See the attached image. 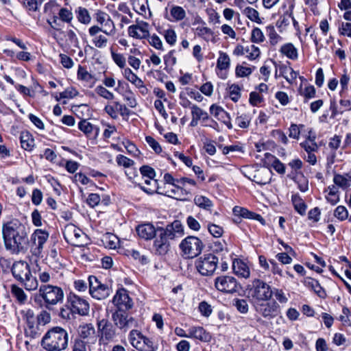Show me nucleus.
<instances>
[{
  "mask_svg": "<svg viewBox=\"0 0 351 351\" xmlns=\"http://www.w3.org/2000/svg\"><path fill=\"white\" fill-rule=\"evenodd\" d=\"M146 142L147 144L154 150L157 154L162 152V148L159 143L152 136H147L145 137Z\"/></svg>",
  "mask_w": 351,
  "mask_h": 351,
  "instance_id": "63",
  "label": "nucleus"
},
{
  "mask_svg": "<svg viewBox=\"0 0 351 351\" xmlns=\"http://www.w3.org/2000/svg\"><path fill=\"white\" fill-rule=\"evenodd\" d=\"M215 286L221 292L233 293L240 288V285L233 276H221L215 278Z\"/></svg>",
  "mask_w": 351,
  "mask_h": 351,
  "instance_id": "11",
  "label": "nucleus"
},
{
  "mask_svg": "<svg viewBox=\"0 0 351 351\" xmlns=\"http://www.w3.org/2000/svg\"><path fill=\"white\" fill-rule=\"evenodd\" d=\"M180 247L186 258H193L201 253L204 244L198 237L189 236L180 243Z\"/></svg>",
  "mask_w": 351,
  "mask_h": 351,
  "instance_id": "7",
  "label": "nucleus"
},
{
  "mask_svg": "<svg viewBox=\"0 0 351 351\" xmlns=\"http://www.w3.org/2000/svg\"><path fill=\"white\" fill-rule=\"evenodd\" d=\"M21 147L25 150H32L34 145V141L28 132H23L20 136Z\"/></svg>",
  "mask_w": 351,
  "mask_h": 351,
  "instance_id": "32",
  "label": "nucleus"
},
{
  "mask_svg": "<svg viewBox=\"0 0 351 351\" xmlns=\"http://www.w3.org/2000/svg\"><path fill=\"white\" fill-rule=\"evenodd\" d=\"M300 146L306 152H315L318 150V145L315 142V136H313L312 139H306L300 143Z\"/></svg>",
  "mask_w": 351,
  "mask_h": 351,
  "instance_id": "38",
  "label": "nucleus"
},
{
  "mask_svg": "<svg viewBox=\"0 0 351 351\" xmlns=\"http://www.w3.org/2000/svg\"><path fill=\"white\" fill-rule=\"evenodd\" d=\"M265 160H268L271 163L273 168L279 173L284 174L285 173V167L279 159L271 154L270 153H266L265 154Z\"/></svg>",
  "mask_w": 351,
  "mask_h": 351,
  "instance_id": "28",
  "label": "nucleus"
},
{
  "mask_svg": "<svg viewBox=\"0 0 351 351\" xmlns=\"http://www.w3.org/2000/svg\"><path fill=\"white\" fill-rule=\"evenodd\" d=\"M218 258L212 254L199 257L195 262V267L203 276L212 275L217 269Z\"/></svg>",
  "mask_w": 351,
  "mask_h": 351,
  "instance_id": "9",
  "label": "nucleus"
},
{
  "mask_svg": "<svg viewBox=\"0 0 351 351\" xmlns=\"http://www.w3.org/2000/svg\"><path fill=\"white\" fill-rule=\"evenodd\" d=\"M96 93L101 97L106 99H112L114 95L112 93L108 90L106 88L101 86H99L95 89Z\"/></svg>",
  "mask_w": 351,
  "mask_h": 351,
  "instance_id": "61",
  "label": "nucleus"
},
{
  "mask_svg": "<svg viewBox=\"0 0 351 351\" xmlns=\"http://www.w3.org/2000/svg\"><path fill=\"white\" fill-rule=\"evenodd\" d=\"M264 34L261 29L255 27L251 34V40L253 43H261L264 41Z\"/></svg>",
  "mask_w": 351,
  "mask_h": 351,
  "instance_id": "52",
  "label": "nucleus"
},
{
  "mask_svg": "<svg viewBox=\"0 0 351 351\" xmlns=\"http://www.w3.org/2000/svg\"><path fill=\"white\" fill-rule=\"evenodd\" d=\"M280 51L290 59L294 60L298 58V52L293 45H282Z\"/></svg>",
  "mask_w": 351,
  "mask_h": 351,
  "instance_id": "43",
  "label": "nucleus"
},
{
  "mask_svg": "<svg viewBox=\"0 0 351 351\" xmlns=\"http://www.w3.org/2000/svg\"><path fill=\"white\" fill-rule=\"evenodd\" d=\"M137 234L141 239L145 240H150L153 239L158 230L151 223H143L138 225L136 228Z\"/></svg>",
  "mask_w": 351,
  "mask_h": 351,
  "instance_id": "21",
  "label": "nucleus"
},
{
  "mask_svg": "<svg viewBox=\"0 0 351 351\" xmlns=\"http://www.w3.org/2000/svg\"><path fill=\"white\" fill-rule=\"evenodd\" d=\"M232 269L234 273L240 277L247 278L250 277V269L248 266L242 261L236 259L232 263Z\"/></svg>",
  "mask_w": 351,
  "mask_h": 351,
  "instance_id": "23",
  "label": "nucleus"
},
{
  "mask_svg": "<svg viewBox=\"0 0 351 351\" xmlns=\"http://www.w3.org/2000/svg\"><path fill=\"white\" fill-rule=\"evenodd\" d=\"M163 36L168 44H174L176 41V34L172 29H167L164 30Z\"/></svg>",
  "mask_w": 351,
  "mask_h": 351,
  "instance_id": "56",
  "label": "nucleus"
},
{
  "mask_svg": "<svg viewBox=\"0 0 351 351\" xmlns=\"http://www.w3.org/2000/svg\"><path fill=\"white\" fill-rule=\"evenodd\" d=\"M140 172L142 174L143 177H145L149 179H154L156 173L153 168L149 166L144 165L140 168Z\"/></svg>",
  "mask_w": 351,
  "mask_h": 351,
  "instance_id": "57",
  "label": "nucleus"
},
{
  "mask_svg": "<svg viewBox=\"0 0 351 351\" xmlns=\"http://www.w3.org/2000/svg\"><path fill=\"white\" fill-rule=\"evenodd\" d=\"M12 293L16 298V299L21 303L25 302V301L27 299V296L25 294L23 290L16 285L12 286Z\"/></svg>",
  "mask_w": 351,
  "mask_h": 351,
  "instance_id": "50",
  "label": "nucleus"
},
{
  "mask_svg": "<svg viewBox=\"0 0 351 351\" xmlns=\"http://www.w3.org/2000/svg\"><path fill=\"white\" fill-rule=\"evenodd\" d=\"M230 66V58L228 56L223 53H219V57L217 62V68L221 71L226 70Z\"/></svg>",
  "mask_w": 351,
  "mask_h": 351,
  "instance_id": "39",
  "label": "nucleus"
},
{
  "mask_svg": "<svg viewBox=\"0 0 351 351\" xmlns=\"http://www.w3.org/2000/svg\"><path fill=\"white\" fill-rule=\"evenodd\" d=\"M75 13L76 16L80 23L84 24H88L90 22L91 18L86 8L79 7L75 10Z\"/></svg>",
  "mask_w": 351,
  "mask_h": 351,
  "instance_id": "36",
  "label": "nucleus"
},
{
  "mask_svg": "<svg viewBox=\"0 0 351 351\" xmlns=\"http://www.w3.org/2000/svg\"><path fill=\"white\" fill-rule=\"evenodd\" d=\"M291 201L295 210L301 215H304L307 208L306 204L298 194H294L291 197Z\"/></svg>",
  "mask_w": 351,
  "mask_h": 351,
  "instance_id": "29",
  "label": "nucleus"
},
{
  "mask_svg": "<svg viewBox=\"0 0 351 351\" xmlns=\"http://www.w3.org/2000/svg\"><path fill=\"white\" fill-rule=\"evenodd\" d=\"M98 332L102 339H112L116 336V329L108 319L102 318L97 321Z\"/></svg>",
  "mask_w": 351,
  "mask_h": 351,
  "instance_id": "17",
  "label": "nucleus"
},
{
  "mask_svg": "<svg viewBox=\"0 0 351 351\" xmlns=\"http://www.w3.org/2000/svg\"><path fill=\"white\" fill-rule=\"evenodd\" d=\"M112 57L114 62L121 68H123L125 66V59L120 53H117L114 51L113 49H110Z\"/></svg>",
  "mask_w": 351,
  "mask_h": 351,
  "instance_id": "60",
  "label": "nucleus"
},
{
  "mask_svg": "<svg viewBox=\"0 0 351 351\" xmlns=\"http://www.w3.org/2000/svg\"><path fill=\"white\" fill-rule=\"evenodd\" d=\"M67 304L71 312L74 313L82 316L87 315L89 313L88 302L75 293H70L67 296Z\"/></svg>",
  "mask_w": 351,
  "mask_h": 351,
  "instance_id": "10",
  "label": "nucleus"
},
{
  "mask_svg": "<svg viewBox=\"0 0 351 351\" xmlns=\"http://www.w3.org/2000/svg\"><path fill=\"white\" fill-rule=\"evenodd\" d=\"M64 238L67 243L74 246H83V238L86 237L82 230L73 224H68L64 227L63 232Z\"/></svg>",
  "mask_w": 351,
  "mask_h": 351,
  "instance_id": "12",
  "label": "nucleus"
},
{
  "mask_svg": "<svg viewBox=\"0 0 351 351\" xmlns=\"http://www.w3.org/2000/svg\"><path fill=\"white\" fill-rule=\"evenodd\" d=\"M248 298L256 304L261 302H266L271 299L273 291L266 282L259 279H254L248 289Z\"/></svg>",
  "mask_w": 351,
  "mask_h": 351,
  "instance_id": "5",
  "label": "nucleus"
},
{
  "mask_svg": "<svg viewBox=\"0 0 351 351\" xmlns=\"http://www.w3.org/2000/svg\"><path fill=\"white\" fill-rule=\"evenodd\" d=\"M251 118L248 114H241L236 119V122L241 128H247L250 123Z\"/></svg>",
  "mask_w": 351,
  "mask_h": 351,
  "instance_id": "49",
  "label": "nucleus"
},
{
  "mask_svg": "<svg viewBox=\"0 0 351 351\" xmlns=\"http://www.w3.org/2000/svg\"><path fill=\"white\" fill-rule=\"evenodd\" d=\"M79 129L83 132L86 135H89L92 133L93 130V126L86 120L84 119L80 121L78 124Z\"/></svg>",
  "mask_w": 351,
  "mask_h": 351,
  "instance_id": "55",
  "label": "nucleus"
},
{
  "mask_svg": "<svg viewBox=\"0 0 351 351\" xmlns=\"http://www.w3.org/2000/svg\"><path fill=\"white\" fill-rule=\"evenodd\" d=\"M234 306H236L237 309L241 313H246L248 311V304L245 300H236Z\"/></svg>",
  "mask_w": 351,
  "mask_h": 351,
  "instance_id": "62",
  "label": "nucleus"
},
{
  "mask_svg": "<svg viewBox=\"0 0 351 351\" xmlns=\"http://www.w3.org/2000/svg\"><path fill=\"white\" fill-rule=\"evenodd\" d=\"M208 230L214 237L219 238L222 236L223 230L222 227L215 225L212 223H208L207 225Z\"/></svg>",
  "mask_w": 351,
  "mask_h": 351,
  "instance_id": "48",
  "label": "nucleus"
},
{
  "mask_svg": "<svg viewBox=\"0 0 351 351\" xmlns=\"http://www.w3.org/2000/svg\"><path fill=\"white\" fill-rule=\"evenodd\" d=\"M252 69L247 66L238 65L236 68V75L238 77H246L252 73Z\"/></svg>",
  "mask_w": 351,
  "mask_h": 351,
  "instance_id": "64",
  "label": "nucleus"
},
{
  "mask_svg": "<svg viewBox=\"0 0 351 351\" xmlns=\"http://www.w3.org/2000/svg\"><path fill=\"white\" fill-rule=\"evenodd\" d=\"M339 32L341 35L351 37V22H342L339 26Z\"/></svg>",
  "mask_w": 351,
  "mask_h": 351,
  "instance_id": "58",
  "label": "nucleus"
},
{
  "mask_svg": "<svg viewBox=\"0 0 351 351\" xmlns=\"http://www.w3.org/2000/svg\"><path fill=\"white\" fill-rule=\"evenodd\" d=\"M145 183L147 185H149L150 187H146L139 184L141 189L144 191L147 194H153L156 191V184L157 180L154 179H145Z\"/></svg>",
  "mask_w": 351,
  "mask_h": 351,
  "instance_id": "46",
  "label": "nucleus"
},
{
  "mask_svg": "<svg viewBox=\"0 0 351 351\" xmlns=\"http://www.w3.org/2000/svg\"><path fill=\"white\" fill-rule=\"evenodd\" d=\"M49 238V233L42 229H36L31 235L29 247L31 253L36 257L42 256L43 247Z\"/></svg>",
  "mask_w": 351,
  "mask_h": 351,
  "instance_id": "8",
  "label": "nucleus"
},
{
  "mask_svg": "<svg viewBox=\"0 0 351 351\" xmlns=\"http://www.w3.org/2000/svg\"><path fill=\"white\" fill-rule=\"evenodd\" d=\"M271 175V171L269 169L263 168L256 171L252 180L258 184L265 185L270 182Z\"/></svg>",
  "mask_w": 351,
  "mask_h": 351,
  "instance_id": "24",
  "label": "nucleus"
},
{
  "mask_svg": "<svg viewBox=\"0 0 351 351\" xmlns=\"http://www.w3.org/2000/svg\"><path fill=\"white\" fill-rule=\"evenodd\" d=\"M12 273L27 291H34L38 288V282L31 273L30 267L25 261H18L13 264Z\"/></svg>",
  "mask_w": 351,
  "mask_h": 351,
  "instance_id": "4",
  "label": "nucleus"
},
{
  "mask_svg": "<svg viewBox=\"0 0 351 351\" xmlns=\"http://www.w3.org/2000/svg\"><path fill=\"white\" fill-rule=\"evenodd\" d=\"M114 324L121 330L126 331L135 326V320L125 311L117 310L112 315Z\"/></svg>",
  "mask_w": 351,
  "mask_h": 351,
  "instance_id": "14",
  "label": "nucleus"
},
{
  "mask_svg": "<svg viewBox=\"0 0 351 351\" xmlns=\"http://www.w3.org/2000/svg\"><path fill=\"white\" fill-rule=\"evenodd\" d=\"M88 282L89 293L93 298L104 300L109 296L110 289L106 285L101 284L95 276H90Z\"/></svg>",
  "mask_w": 351,
  "mask_h": 351,
  "instance_id": "13",
  "label": "nucleus"
},
{
  "mask_svg": "<svg viewBox=\"0 0 351 351\" xmlns=\"http://www.w3.org/2000/svg\"><path fill=\"white\" fill-rule=\"evenodd\" d=\"M104 110L110 115L112 119H117L118 117V113L121 115L125 116L130 114V110L123 104H120L118 101H114L112 105H107Z\"/></svg>",
  "mask_w": 351,
  "mask_h": 351,
  "instance_id": "18",
  "label": "nucleus"
},
{
  "mask_svg": "<svg viewBox=\"0 0 351 351\" xmlns=\"http://www.w3.org/2000/svg\"><path fill=\"white\" fill-rule=\"evenodd\" d=\"M254 306L256 311L267 319L275 317L280 313V306L275 301L269 302H261L254 304Z\"/></svg>",
  "mask_w": 351,
  "mask_h": 351,
  "instance_id": "16",
  "label": "nucleus"
},
{
  "mask_svg": "<svg viewBox=\"0 0 351 351\" xmlns=\"http://www.w3.org/2000/svg\"><path fill=\"white\" fill-rule=\"evenodd\" d=\"M304 127V125H296L294 123H292L289 128V136L291 138L298 139L301 130Z\"/></svg>",
  "mask_w": 351,
  "mask_h": 351,
  "instance_id": "53",
  "label": "nucleus"
},
{
  "mask_svg": "<svg viewBox=\"0 0 351 351\" xmlns=\"http://www.w3.org/2000/svg\"><path fill=\"white\" fill-rule=\"evenodd\" d=\"M38 296L43 299L47 308L62 301L64 293L62 289L57 286L42 285L38 290Z\"/></svg>",
  "mask_w": 351,
  "mask_h": 351,
  "instance_id": "6",
  "label": "nucleus"
},
{
  "mask_svg": "<svg viewBox=\"0 0 351 351\" xmlns=\"http://www.w3.org/2000/svg\"><path fill=\"white\" fill-rule=\"evenodd\" d=\"M176 183L178 185H180V186H181L182 190L183 191V193H180L178 195H177V196L175 197V198H176V199H181V196L182 195L188 194L189 193V191H187L186 189H184L186 186V184H189L191 186H195V184H196V182L194 180L186 178V177H183L180 179H177Z\"/></svg>",
  "mask_w": 351,
  "mask_h": 351,
  "instance_id": "33",
  "label": "nucleus"
},
{
  "mask_svg": "<svg viewBox=\"0 0 351 351\" xmlns=\"http://www.w3.org/2000/svg\"><path fill=\"white\" fill-rule=\"evenodd\" d=\"M158 237L154 241L156 252L159 255L166 254L170 247V240L175 239L178 234L182 232V226L179 221H175L167 225L165 229L158 228Z\"/></svg>",
  "mask_w": 351,
  "mask_h": 351,
  "instance_id": "3",
  "label": "nucleus"
},
{
  "mask_svg": "<svg viewBox=\"0 0 351 351\" xmlns=\"http://www.w3.org/2000/svg\"><path fill=\"white\" fill-rule=\"evenodd\" d=\"M128 34L133 38L140 39L145 38L149 36V32L146 27L134 25L129 27Z\"/></svg>",
  "mask_w": 351,
  "mask_h": 351,
  "instance_id": "27",
  "label": "nucleus"
},
{
  "mask_svg": "<svg viewBox=\"0 0 351 351\" xmlns=\"http://www.w3.org/2000/svg\"><path fill=\"white\" fill-rule=\"evenodd\" d=\"M334 215L339 220L343 221L348 217V213L345 206H339L335 210Z\"/></svg>",
  "mask_w": 351,
  "mask_h": 351,
  "instance_id": "54",
  "label": "nucleus"
},
{
  "mask_svg": "<svg viewBox=\"0 0 351 351\" xmlns=\"http://www.w3.org/2000/svg\"><path fill=\"white\" fill-rule=\"evenodd\" d=\"M79 335L82 339H87L91 337H94L95 330L93 324H84L79 327L78 330Z\"/></svg>",
  "mask_w": 351,
  "mask_h": 351,
  "instance_id": "34",
  "label": "nucleus"
},
{
  "mask_svg": "<svg viewBox=\"0 0 351 351\" xmlns=\"http://www.w3.org/2000/svg\"><path fill=\"white\" fill-rule=\"evenodd\" d=\"M3 237L6 250L12 254H25L29 247L26 228L18 220L11 221L3 225Z\"/></svg>",
  "mask_w": 351,
  "mask_h": 351,
  "instance_id": "1",
  "label": "nucleus"
},
{
  "mask_svg": "<svg viewBox=\"0 0 351 351\" xmlns=\"http://www.w3.org/2000/svg\"><path fill=\"white\" fill-rule=\"evenodd\" d=\"M170 14L175 21H181L186 16L185 10L178 5H173L171 8Z\"/></svg>",
  "mask_w": 351,
  "mask_h": 351,
  "instance_id": "42",
  "label": "nucleus"
},
{
  "mask_svg": "<svg viewBox=\"0 0 351 351\" xmlns=\"http://www.w3.org/2000/svg\"><path fill=\"white\" fill-rule=\"evenodd\" d=\"M234 53L244 56L250 60H254L259 56L260 50L255 45H238Z\"/></svg>",
  "mask_w": 351,
  "mask_h": 351,
  "instance_id": "19",
  "label": "nucleus"
},
{
  "mask_svg": "<svg viewBox=\"0 0 351 351\" xmlns=\"http://www.w3.org/2000/svg\"><path fill=\"white\" fill-rule=\"evenodd\" d=\"M147 338L138 330H132L130 332L129 341L136 350L143 351Z\"/></svg>",
  "mask_w": 351,
  "mask_h": 351,
  "instance_id": "20",
  "label": "nucleus"
},
{
  "mask_svg": "<svg viewBox=\"0 0 351 351\" xmlns=\"http://www.w3.org/2000/svg\"><path fill=\"white\" fill-rule=\"evenodd\" d=\"M278 68L280 75L282 76L289 83L291 84L297 78L298 73L291 66L281 64Z\"/></svg>",
  "mask_w": 351,
  "mask_h": 351,
  "instance_id": "26",
  "label": "nucleus"
},
{
  "mask_svg": "<svg viewBox=\"0 0 351 351\" xmlns=\"http://www.w3.org/2000/svg\"><path fill=\"white\" fill-rule=\"evenodd\" d=\"M191 114L192 117H195L197 119H202V120H207L208 119V113L201 109L199 107H198L196 105H193L191 107Z\"/></svg>",
  "mask_w": 351,
  "mask_h": 351,
  "instance_id": "44",
  "label": "nucleus"
},
{
  "mask_svg": "<svg viewBox=\"0 0 351 351\" xmlns=\"http://www.w3.org/2000/svg\"><path fill=\"white\" fill-rule=\"evenodd\" d=\"M69 334L62 327L49 330L41 340L42 347L47 351H63L68 347Z\"/></svg>",
  "mask_w": 351,
  "mask_h": 351,
  "instance_id": "2",
  "label": "nucleus"
},
{
  "mask_svg": "<svg viewBox=\"0 0 351 351\" xmlns=\"http://www.w3.org/2000/svg\"><path fill=\"white\" fill-rule=\"evenodd\" d=\"M176 180L169 173L164 175V180L166 183L172 184L176 188V190L172 189L171 192L177 196L180 193H183L181 186L176 183Z\"/></svg>",
  "mask_w": 351,
  "mask_h": 351,
  "instance_id": "41",
  "label": "nucleus"
},
{
  "mask_svg": "<svg viewBox=\"0 0 351 351\" xmlns=\"http://www.w3.org/2000/svg\"><path fill=\"white\" fill-rule=\"evenodd\" d=\"M230 97L234 101H237L241 97V88L238 85L232 84L229 88Z\"/></svg>",
  "mask_w": 351,
  "mask_h": 351,
  "instance_id": "59",
  "label": "nucleus"
},
{
  "mask_svg": "<svg viewBox=\"0 0 351 351\" xmlns=\"http://www.w3.org/2000/svg\"><path fill=\"white\" fill-rule=\"evenodd\" d=\"M77 78L80 80L84 81L89 84L90 87H92L95 83V78L89 73L86 69L82 66H79L77 70Z\"/></svg>",
  "mask_w": 351,
  "mask_h": 351,
  "instance_id": "30",
  "label": "nucleus"
},
{
  "mask_svg": "<svg viewBox=\"0 0 351 351\" xmlns=\"http://www.w3.org/2000/svg\"><path fill=\"white\" fill-rule=\"evenodd\" d=\"M37 323L39 325L45 326L49 324L51 322V315L46 311H42L40 314L38 315L37 317Z\"/></svg>",
  "mask_w": 351,
  "mask_h": 351,
  "instance_id": "51",
  "label": "nucleus"
},
{
  "mask_svg": "<svg viewBox=\"0 0 351 351\" xmlns=\"http://www.w3.org/2000/svg\"><path fill=\"white\" fill-rule=\"evenodd\" d=\"M243 14L252 21L261 23L258 12L253 8L247 7L243 10Z\"/></svg>",
  "mask_w": 351,
  "mask_h": 351,
  "instance_id": "40",
  "label": "nucleus"
},
{
  "mask_svg": "<svg viewBox=\"0 0 351 351\" xmlns=\"http://www.w3.org/2000/svg\"><path fill=\"white\" fill-rule=\"evenodd\" d=\"M188 338H195L202 341L208 342L211 339V336L202 327L193 326L188 330Z\"/></svg>",
  "mask_w": 351,
  "mask_h": 351,
  "instance_id": "22",
  "label": "nucleus"
},
{
  "mask_svg": "<svg viewBox=\"0 0 351 351\" xmlns=\"http://www.w3.org/2000/svg\"><path fill=\"white\" fill-rule=\"evenodd\" d=\"M194 202L198 207L210 212L213 207L212 201L203 195H196L194 198Z\"/></svg>",
  "mask_w": 351,
  "mask_h": 351,
  "instance_id": "31",
  "label": "nucleus"
},
{
  "mask_svg": "<svg viewBox=\"0 0 351 351\" xmlns=\"http://www.w3.org/2000/svg\"><path fill=\"white\" fill-rule=\"evenodd\" d=\"M73 351H91L90 345L81 339H76L73 346Z\"/></svg>",
  "mask_w": 351,
  "mask_h": 351,
  "instance_id": "45",
  "label": "nucleus"
},
{
  "mask_svg": "<svg viewBox=\"0 0 351 351\" xmlns=\"http://www.w3.org/2000/svg\"><path fill=\"white\" fill-rule=\"evenodd\" d=\"M304 284L306 287L313 290L319 298H324L326 296L325 290L321 287L317 280L311 278H306Z\"/></svg>",
  "mask_w": 351,
  "mask_h": 351,
  "instance_id": "25",
  "label": "nucleus"
},
{
  "mask_svg": "<svg viewBox=\"0 0 351 351\" xmlns=\"http://www.w3.org/2000/svg\"><path fill=\"white\" fill-rule=\"evenodd\" d=\"M58 15L60 19L66 23H70L73 18V14L71 10L66 8H62L59 10Z\"/></svg>",
  "mask_w": 351,
  "mask_h": 351,
  "instance_id": "47",
  "label": "nucleus"
},
{
  "mask_svg": "<svg viewBox=\"0 0 351 351\" xmlns=\"http://www.w3.org/2000/svg\"><path fill=\"white\" fill-rule=\"evenodd\" d=\"M112 303L119 311L129 310L133 306L132 300L129 296L128 291L124 288H121L117 291L112 299Z\"/></svg>",
  "mask_w": 351,
  "mask_h": 351,
  "instance_id": "15",
  "label": "nucleus"
},
{
  "mask_svg": "<svg viewBox=\"0 0 351 351\" xmlns=\"http://www.w3.org/2000/svg\"><path fill=\"white\" fill-rule=\"evenodd\" d=\"M25 335L31 338H36L40 335L41 330L40 325L37 322H32L31 324H27L25 328Z\"/></svg>",
  "mask_w": 351,
  "mask_h": 351,
  "instance_id": "35",
  "label": "nucleus"
},
{
  "mask_svg": "<svg viewBox=\"0 0 351 351\" xmlns=\"http://www.w3.org/2000/svg\"><path fill=\"white\" fill-rule=\"evenodd\" d=\"M266 34L269 37L271 44H276L282 40L281 37L272 25H269L266 27Z\"/></svg>",
  "mask_w": 351,
  "mask_h": 351,
  "instance_id": "37",
  "label": "nucleus"
}]
</instances>
